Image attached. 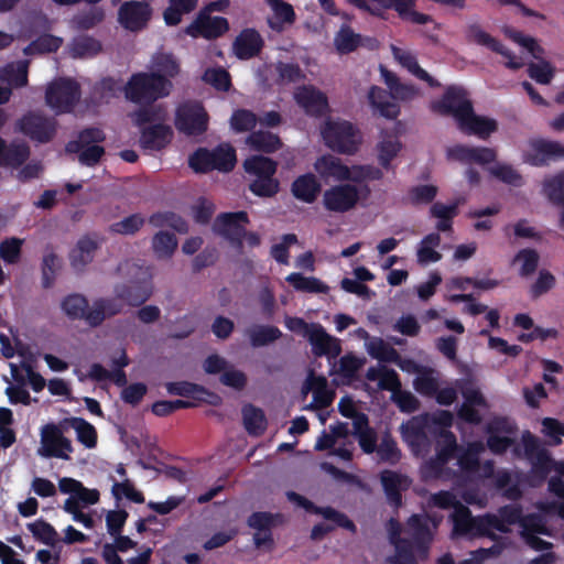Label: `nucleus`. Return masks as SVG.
Masks as SVG:
<instances>
[{
	"label": "nucleus",
	"instance_id": "nucleus-6",
	"mask_svg": "<svg viewBox=\"0 0 564 564\" xmlns=\"http://www.w3.org/2000/svg\"><path fill=\"white\" fill-rule=\"evenodd\" d=\"M80 95V86L75 79L59 77L48 84L45 101L57 115L68 113L79 101Z\"/></svg>",
	"mask_w": 564,
	"mask_h": 564
},
{
	"label": "nucleus",
	"instance_id": "nucleus-33",
	"mask_svg": "<svg viewBox=\"0 0 564 564\" xmlns=\"http://www.w3.org/2000/svg\"><path fill=\"white\" fill-rule=\"evenodd\" d=\"M62 269V259L55 253L51 246L45 248L41 262V284L43 289H51Z\"/></svg>",
	"mask_w": 564,
	"mask_h": 564
},
{
	"label": "nucleus",
	"instance_id": "nucleus-55",
	"mask_svg": "<svg viewBox=\"0 0 564 564\" xmlns=\"http://www.w3.org/2000/svg\"><path fill=\"white\" fill-rule=\"evenodd\" d=\"M452 521L454 527V532L460 535H467L470 532V527L474 517L471 516V511L468 507L463 505L462 502L455 507L452 513Z\"/></svg>",
	"mask_w": 564,
	"mask_h": 564
},
{
	"label": "nucleus",
	"instance_id": "nucleus-34",
	"mask_svg": "<svg viewBox=\"0 0 564 564\" xmlns=\"http://www.w3.org/2000/svg\"><path fill=\"white\" fill-rule=\"evenodd\" d=\"M380 70L381 76L390 90L391 99L411 100L416 96L417 89L415 86L401 83L394 73L388 70L383 66H380Z\"/></svg>",
	"mask_w": 564,
	"mask_h": 564
},
{
	"label": "nucleus",
	"instance_id": "nucleus-3",
	"mask_svg": "<svg viewBox=\"0 0 564 564\" xmlns=\"http://www.w3.org/2000/svg\"><path fill=\"white\" fill-rule=\"evenodd\" d=\"M243 170L250 177L249 191L261 198H272L280 191V181L275 177L278 162L260 154L251 155L243 161Z\"/></svg>",
	"mask_w": 564,
	"mask_h": 564
},
{
	"label": "nucleus",
	"instance_id": "nucleus-35",
	"mask_svg": "<svg viewBox=\"0 0 564 564\" xmlns=\"http://www.w3.org/2000/svg\"><path fill=\"white\" fill-rule=\"evenodd\" d=\"M243 426L249 435L261 436L268 426V421L262 409L253 404H246L242 408Z\"/></svg>",
	"mask_w": 564,
	"mask_h": 564
},
{
	"label": "nucleus",
	"instance_id": "nucleus-30",
	"mask_svg": "<svg viewBox=\"0 0 564 564\" xmlns=\"http://www.w3.org/2000/svg\"><path fill=\"white\" fill-rule=\"evenodd\" d=\"M265 1L273 12V14L268 18L271 30L276 33L285 31V26L291 25L295 19L293 7L283 0Z\"/></svg>",
	"mask_w": 564,
	"mask_h": 564
},
{
	"label": "nucleus",
	"instance_id": "nucleus-62",
	"mask_svg": "<svg viewBox=\"0 0 564 564\" xmlns=\"http://www.w3.org/2000/svg\"><path fill=\"white\" fill-rule=\"evenodd\" d=\"M543 189L553 204L564 206V174H557L546 180Z\"/></svg>",
	"mask_w": 564,
	"mask_h": 564
},
{
	"label": "nucleus",
	"instance_id": "nucleus-54",
	"mask_svg": "<svg viewBox=\"0 0 564 564\" xmlns=\"http://www.w3.org/2000/svg\"><path fill=\"white\" fill-rule=\"evenodd\" d=\"M203 80L219 91H228L231 87L230 74L223 67L207 68Z\"/></svg>",
	"mask_w": 564,
	"mask_h": 564
},
{
	"label": "nucleus",
	"instance_id": "nucleus-32",
	"mask_svg": "<svg viewBox=\"0 0 564 564\" xmlns=\"http://www.w3.org/2000/svg\"><path fill=\"white\" fill-rule=\"evenodd\" d=\"M246 142L252 150L268 154L276 152L283 145L278 134L263 130L252 131Z\"/></svg>",
	"mask_w": 564,
	"mask_h": 564
},
{
	"label": "nucleus",
	"instance_id": "nucleus-37",
	"mask_svg": "<svg viewBox=\"0 0 564 564\" xmlns=\"http://www.w3.org/2000/svg\"><path fill=\"white\" fill-rule=\"evenodd\" d=\"M441 241L442 238L438 232H431L423 237L416 250L417 262L420 264L438 262L442 254L436 251V248L440 247Z\"/></svg>",
	"mask_w": 564,
	"mask_h": 564
},
{
	"label": "nucleus",
	"instance_id": "nucleus-40",
	"mask_svg": "<svg viewBox=\"0 0 564 564\" xmlns=\"http://www.w3.org/2000/svg\"><path fill=\"white\" fill-rule=\"evenodd\" d=\"M386 8H394L399 15L413 24H425L431 17L414 10L415 0H387Z\"/></svg>",
	"mask_w": 564,
	"mask_h": 564
},
{
	"label": "nucleus",
	"instance_id": "nucleus-61",
	"mask_svg": "<svg viewBox=\"0 0 564 564\" xmlns=\"http://www.w3.org/2000/svg\"><path fill=\"white\" fill-rule=\"evenodd\" d=\"M63 44V37H35L25 48L26 55L35 53H52L56 52Z\"/></svg>",
	"mask_w": 564,
	"mask_h": 564
},
{
	"label": "nucleus",
	"instance_id": "nucleus-17",
	"mask_svg": "<svg viewBox=\"0 0 564 564\" xmlns=\"http://www.w3.org/2000/svg\"><path fill=\"white\" fill-rule=\"evenodd\" d=\"M401 523L391 518L388 522L389 541L394 546L395 553L389 556L387 562L389 564H419L413 553L412 542L401 536Z\"/></svg>",
	"mask_w": 564,
	"mask_h": 564
},
{
	"label": "nucleus",
	"instance_id": "nucleus-2",
	"mask_svg": "<svg viewBox=\"0 0 564 564\" xmlns=\"http://www.w3.org/2000/svg\"><path fill=\"white\" fill-rule=\"evenodd\" d=\"M117 273L127 282L117 283L113 294L128 306H140L152 295V281L149 270L131 260H124L117 267Z\"/></svg>",
	"mask_w": 564,
	"mask_h": 564
},
{
	"label": "nucleus",
	"instance_id": "nucleus-60",
	"mask_svg": "<svg viewBox=\"0 0 564 564\" xmlns=\"http://www.w3.org/2000/svg\"><path fill=\"white\" fill-rule=\"evenodd\" d=\"M458 449L456 436L451 431H443L441 433V442L436 451V456L441 458L443 463H448L456 454Z\"/></svg>",
	"mask_w": 564,
	"mask_h": 564
},
{
	"label": "nucleus",
	"instance_id": "nucleus-25",
	"mask_svg": "<svg viewBox=\"0 0 564 564\" xmlns=\"http://www.w3.org/2000/svg\"><path fill=\"white\" fill-rule=\"evenodd\" d=\"M99 247V241L89 235L79 238L76 246L69 252L72 268L76 271H83L94 260Z\"/></svg>",
	"mask_w": 564,
	"mask_h": 564
},
{
	"label": "nucleus",
	"instance_id": "nucleus-59",
	"mask_svg": "<svg viewBox=\"0 0 564 564\" xmlns=\"http://www.w3.org/2000/svg\"><path fill=\"white\" fill-rule=\"evenodd\" d=\"M521 529V535L523 539L529 538V535L550 534V530L542 517L535 513L528 514L522 519Z\"/></svg>",
	"mask_w": 564,
	"mask_h": 564
},
{
	"label": "nucleus",
	"instance_id": "nucleus-53",
	"mask_svg": "<svg viewBox=\"0 0 564 564\" xmlns=\"http://www.w3.org/2000/svg\"><path fill=\"white\" fill-rule=\"evenodd\" d=\"M489 173L505 184L520 187L523 185L522 175L510 164H497L489 167Z\"/></svg>",
	"mask_w": 564,
	"mask_h": 564
},
{
	"label": "nucleus",
	"instance_id": "nucleus-48",
	"mask_svg": "<svg viewBox=\"0 0 564 564\" xmlns=\"http://www.w3.org/2000/svg\"><path fill=\"white\" fill-rule=\"evenodd\" d=\"M258 123L257 115L248 109H237L230 117V127L235 132H247L256 128Z\"/></svg>",
	"mask_w": 564,
	"mask_h": 564
},
{
	"label": "nucleus",
	"instance_id": "nucleus-11",
	"mask_svg": "<svg viewBox=\"0 0 564 564\" xmlns=\"http://www.w3.org/2000/svg\"><path fill=\"white\" fill-rule=\"evenodd\" d=\"M473 102L468 97V93L460 86H448L442 98L432 102V110L442 116H451L455 119L456 124L463 117L471 111Z\"/></svg>",
	"mask_w": 564,
	"mask_h": 564
},
{
	"label": "nucleus",
	"instance_id": "nucleus-23",
	"mask_svg": "<svg viewBox=\"0 0 564 564\" xmlns=\"http://www.w3.org/2000/svg\"><path fill=\"white\" fill-rule=\"evenodd\" d=\"M381 485L390 506L398 509L402 506V491L410 486V479L393 470H383L380 475Z\"/></svg>",
	"mask_w": 564,
	"mask_h": 564
},
{
	"label": "nucleus",
	"instance_id": "nucleus-58",
	"mask_svg": "<svg viewBox=\"0 0 564 564\" xmlns=\"http://www.w3.org/2000/svg\"><path fill=\"white\" fill-rule=\"evenodd\" d=\"M101 50V44L96 37H74L72 55L74 57L94 56Z\"/></svg>",
	"mask_w": 564,
	"mask_h": 564
},
{
	"label": "nucleus",
	"instance_id": "nucleus-39",
	"mask_svg": "<svg viewBox=\"0 0 564 564\" xmlns=\"http://www.w3.org/2000/svg\"><path fill=\"white\" fill-rule=\"evenodd\" d=\"M106 140V134L100 128L89 127L83 129L76 140L69 141L65 150L67 153H77L86 145H96Z\"/></svg>",
	"mask_w": 564,
	"mask_h": 564
},
{
	"label": "nucleus",
	"instance_id": "nucleus-31",
	"mask_svg": "<svg viewBox=\"0 0 564 564\" xmlns=\"http://www.w3.org/2000/svg\"><path fill=\"white\" fill-rule=\"evenodd\" d=\"M61 308L70 321H85L89 326V303L85 295L72 293L66 295L61 303Z\"/></svg>",
	"mask_w": 564,
	"mask_h": 564
},
{
	"label": "nucleus",
	"instance_id": "nucleus-15",
	"mask_svg": "<svg viewBox=\"0 0 564 564\" xmlns=\"http://www.w3.org/2000/svg\"><path fill=\"white\" fill-rule=\"evenodd\" d=\"M522 443L524 454L532 464V470L543 478L546 477L553 469L554 464L549 451L530 432L523 434Z\"/></svg>",
	"mask_w": 564,
	"mask_h": 564
},
{
	"label": "nucleus",
	"instance_id": "nucleus-9",
	"mask_svg": "<svg viewBox=\"0 0 564 564\" xmlns=\"http://www.w3.org/2000/svg\"><path fill=\"white\" fill-rule=\"evenodd\" d=\"M57 120L37 111H29L15 123V128L23 135L37 143L51 142L57 131Z\"/></svg>",
	"mask_w": 564,
	"mask_h": 564
},
{
	"label": "nucleus",
	"instance_id": "nucleus-64",
	"mask_svg": "<svg viewBox=\"0 0 564 564\" xmlns=\"http://www.w3.org/2000/svg\"><path fill=\"white\" fill-rule=\"evenodd\" d=\"M437 195V187L432 184L416 185L409 189L408 197L412 205L430 204Z\"/></svg>",
	"mask_w": 564,
	"mask_h": 564
},
{
	"label": "nucleus",
	"instance_id": "nucleus-10",
	"mask_svg": "<svg viewBox=\"0 0 564 564\" xmlns=\"http://www.w3.org/2000/svg\"><path fill=\"white\" fill-rule=\"evenodd\" d=\"M248 213L245 210L221 213L214 221V231L226 239L231 247L241 251L246 235L245 226L249 224Z\"/></svg>",
	"mask_w": 564,
	"mask_h": 564
},
{
	"label": "nucleus",
	"instance_id": "nucleus-18",
	"mask_svg": "<svg viewBox=\"0 0 564 564\" xmlns=\"http://www.w3.org/2000/svg\"><path fill=\"white\" fill-rule=\"evenodd\" d=\"M306 338L315 357L336 358L341 352L339 339L330 336L318 323L311 324Z\"/></svg>",
	"mask_w": 564,
	"mask_h": 564
},
{
	"label": "nucleus",
	"instance_id": "nucleus-22",
	"mask_svg": "<svg viewBox=\"0 0 564 564\" xmlns=\"http://www.w3.org/2000/svg\"><path fill=\"white\" fill-rule=\"evenodd\" d=\"M173 135L169 124L156 123L141 129L139 142L144 150L161 151L172 142Z\"/></svg>",
	"mask_w": 564,
	"mask_h": 564
},
{
	"label": "nucleus",
	"instance_id": "nucleus-38",
	"mask_svg": "<svg viewBox=\"0 0 564 564\" xmlns=\"http://www.w3.org/2000/svg\"><path fill=\"white\" fill-rule=\"evenodd\" d=\"M285 281L300 292L326 294L329 291V286L319 279L315 276H304L299 272L290 273L285 278Z\"/></svg>",
	"mask_w": 564,
	"mask_h": 564
},
{
	"label": "nucleus",
	"instance_id": "nucleus-13",
	"mask_svg": "<svg viewBox=\"0 0 564 564\" xmlns=\"http://www.w3.org/2000/svg\"><path fill=\"white\" fill-rule=\"evenodd\" d=\"M406 533L421 560H426L433 542V532L427 516L414 513L406 520Z\"/></svg>",
	"mask_w": 564,
	"mask_h": 564
},
{
	"label": "nucleus",
	"instance_id": "nucleus-8",
	"mask_svg": "<svg viewBox=\"0 0 564 564\" xmlns=\"http://www.w3.org/2000/svg\"><path fill=\"white\" fill-rule=\"evenodd\" d=\"M229 7V0H218L210 2L203 8L196 19L187 26L186 32L189 35L198 33L200 35H223L229 30L227 19L223 17H213L215 11H224Z\"/></svg>",
	"mask_w": 564,
	"mask_h": 564
},
{
	"label": "nucleus",
	"instance_id": "nucleus-5",
	"mask_svg": "<svg viewBox=\"0 0 564 564\" xmlns=\"http://www.w3.org/2000/svg\"><path fill=\"white\" fill-rule=\"evenodd\" d=\"M322 135L327 148L340 154H355L361 144L359 129L347 120L326 121Z\"/></svg>",
	"mask_w": 564,
	"mask_h": 564
},
{
	"label": "nucleus",
	"instance_id": "nucleus-16",
	"mask_svg": "<svg viewBox=\"0 0 564 564\" xmlns=\"http://www.w3.org/2000/svg\"><path fill=\"white\" fill-rule=\"evenodd\" d=\"M561 159H564V145L544 139L532 140L530 151L524 154V162L533 166H544Z\"/></svg>",
	"mask_w": 564,
	"mask_h": 564
},
{
	"label": "nucleus",
	"instance_id": "nucleus-57",
	"mask_svg": "<svg viewBox=\"0 0 564 564\" xmlns=\"http://www.w3.org/2000/svg\"><path fill=\"white\" fill-rule=\"evenodd\" d=\"M105 13L99 8H93L88 12L75 15L72 23L77 31H87L102 22Z\"/></svg>",
	"mask_w": 564,
	"mask_h": 564
},
{
	"label": "nucleus",
	"instance_id": "nucleus-29",
	"mask_svg": "<svg viewBox=\"0 0 564 564\" xmlns=\"http://www.w3.org/2000/svg\"><path fill=\"white\" fill-rule=\"evenodd\" d=\"M370 105L378 110L379 115L387 119H395L400 115V107L394 101H391L390 90L371 86L368 93Z\"/></svg>",
	"mask_w": 564,
	"mask_h": 564
},
{
	"label": "nucleus",
	"instance_id": "nucleus-20",
	"mask_svg": "<svg viewBox=\"0 0 564 564\" xmlns=\"http://www.w3.org/2000/svg\"><path fill=\"white\" fill-rule=\"evenodd\" d=\"M447 158L463 164L476 163L484 166L496 161L497 152L496 150L487 147L456 144L448 148Z\"/></svg>",
	"mask_w": 564,
	"mask_h": 564
},
{
	"label": "nucleus",
	"instance_id": "nucleus-14",
	"mask_svg": "<svg viewBox=\"0 0 564 564\" xmlns=\"http://www.w3.org/2000/svg\"><path fill=\"white\" fill-rule=\"evenodd\" d=\"M152 15V8L145 1H126L118 10V22L129 32L142 31Z\"/></svg>",
	"mask_w": 564,
	"mask_h": 564
},
{
	"label": "nucleus",
	"instance_id": "nucleus-50",
	"mask_svg": "<svg viewBox=\"0 0 564 564\" xmlns=\"http://www.w3.org/2000/svg\"><path fill=\"white\" fill-rule=\"evenodd\" d=\"M0 77L15 87H23L28 83V62L9 64L0 70Z\"/></svg>",
	"mask_w": 564,
	"mask_h": 564
},
{
	"label": "nucleus",
	"instance_id": "nucleus-49",
	"mask_svg": "<svg viewBox=\"0 0 564 564\" xmlns=\"http://www.w3.org/2000/svg\"><path fill=\"white\" fill-rule=\"evenodd\" d=\"M540 256L536 250L524 248L517 252L513 257L512 264L521 262L519 274L521 276H529L533 274L539 265Z\"/></svg>",
	"mask_w": 564,
	"mask_h": 564
},
{
	"label": "nucleus",
	"instance_id": "nucleus-56",
	"mask_svg": "<svg viewBox=\"0 0 564 564\" xmlns=\"http://www.w3.org/2000/svg\"><path fill=\"white\" fill-rule=\"evenodd\" d=\"M23 242V239L17 237L6 238L2 240L0 242V256L3 261L9 264L18 263L21 257Z\"/></svg>",
	"mask_w": 564,
	"mask_h": 564
},
{
	"label": "nucleus",
	"instance_id": "nucleus-63",
	"mask_svg": "<svg viewBox=\"0 0 564 564\" xmlns=\"http://www.w3.org/2000/svg\"><path fill=\"white\" fill-rule=\"evenodd\" d=\"M402 144L399 140L388 139L383 140L378 145V160L380 165L388 170L390 167L391 161L398 155L401 151Z\"/></svg>",
	"mask_w": 564,
	"mask_h": 564
},
{
	"label": "nucleus",
	"instance_id": "nucleus-43",
	"mask_svg": "<svg viewBox=\"0 0 564 564\" xmlns=\"http://www.w3.org/2000/svg\"><path fill=\"white\" fill-rule=\"evenodd\" d=\"M67 423L76 431L77 440L87 448H94L97 445V431L93 424L83 417H70Z\"/></svg>",
	"mask_w": 564,
	"mask_h": 564
},
{
	"label": "nucleus",
	"instance_id": "nucleus-46",
	"mask_svg": "<svg viewBox=\"0 0 564 564\" xmlns=\"http://www.w3.org/2000/svg\"><path fill=\"white\" fill-rule=\"evenodd\" d=\"M263 37H235L234 51L238 58L249 59L260 53Z\"/></svg>",
	"mask_w": 564,
	"mask_h": 564
},
{
	"label": "nucleus",
	"instance_id": "nucleus-27",
	"mask_svg": "<svg viewBox=\"0 0 564 564\" xmlns=\"http://www.w3.org/2000/svg\"><path fill=\"white\" fill-rule=\"evenodd\" d=\"M30 156V148L21 142H12L10 144L0 137V166L18 169Z\"/></svg>",
	"mask_w": 564,
	"mask_h": 564
},
{
	"label": "nucleus",
	"instance_id": "nucleus-19",
	"mask_svg": "<svg viewBox=\"0 0 564 564\" xmlns=\"http://www.w3.org/2000/svg\"><path fill=\"white\" fill-rule=\"evenodd\" d=\"M294 99L305 113L311 117L321 118L328 112L327 96L312 85L299 87L294 93Z\"/></svg>",
	"mask_w": 564,
	"mask_h": 564
},
{
	"label": "nucleus",
	"instance_id": "nucleus-41",
	"mask_svg": "<svg viewBox=\"0 0 564 564\" xmlns=\"http://www.w3.org/2000/svg\"><path fill=\"white\" fill-rule=\"evenodd\" d=\"M394 56L399 63L405 67L411 74L421 80H424L431 87H437L440 84L417 63L416 57L410 52H404L400 48L393 47Z\"/></svg>",
	"mask_w": 564,
	"mask_h": 564
},
{
	"label": "nucleus",
	"instance_id": "nucleus-42",
	"mask_svg": "<svg viewBox=\"0 0 564 564\" xmlns=\"http://www.w3.org/2000/svg\"><path fill=\"white\" fill-rule=\"evenodd\" d=\"M177 248V239L173 232L159 231L152 238V249L158 259H170Z\"/></svg>",
	"mask_w": 564,
	"mask_h": 564
},
{
	"label": "nucleus",
	"instance_id": "nucleus-28",
	"mask_svg": "<svg viewBox=\"0 0 564 564\" xmlns=\"http://www.w3.org/2000/svg\"><path fill=\"white\" fill-rule=\"evenodd\" d=\"M315 171L323 178L333 177L337 181L345 182L349 178L348 166L341 160L332 154L322 155L314 163Z\"/></svg>",
	"mask_w": 564,
	"mask_h": 564
},
{
	"label": "nucleus",
	"instance_id": "nucleus-4",
	"mask_svg": "<svg viewBox=\"0 0 564 564\" xmlns=\"http://www.w3.org/2000/svg\"><path fill=\"white\" fill-rule=\"evenodd\" d=\"M172 88V82L159 73H137L127 83L124 94L132 102L152 104L167 97Z\"/></svg>",
	"mask_w": 564,
	"mask_h": 564
},
{
	"label": "nucleus",
	"instance_id": "nucleus-45",
	"mask_svg": "<svg viewBox=\"0 0 564 564\" xmlns=\"http://www.w3.org/2000/svg\"><path fill=\"white\" fill-rule=\"evenodd\" d=\"M26 527L33 538L45 545L54 546L59 541L55 528L43 519H37Z\"/></svg>",
	"mask_w": 564,
	"mask_h": 564
},
{
	"label": "nucleus",
	"instance_id": "nucleus-44",
	"mask_svg": "<svg viewBox=\"0 0 564 564\" xmlns=\"http://www.w3.org/2000/svg\"><path fill=\"white\" fill-rule=\"evenodd\" d=\"M248 335L252 347H263L281 338L282 332L273 325H258Z\"/></svg>",
	"mask_w": 564,
	"mask_h": 564
},
{
	"label": "nucleus",
	"instance_id": "nucleus-51",
	"mask_svg": "<svg viewBox=\"0 0 564 564\" xmlns=\"http://www.w3.org/2000/svg\"><path fill=\"white\" fill-rule=\"evenodd\" d=\"M145 219L141 214H132L109 227L111 234L131 236L137 234L144 225Z\"/></svg>",
	"mask_w": 564,
	"mask_h": 564
},
{
	"label": "nucleus",
	"instance_id": "nucleus-21",
	"mask_svg": "<svg viewBox=\"0 0 564 564\" xmlns=\"http://www.w3.org/2000/svg\"><path fill=\"white\" fill-rule=\"evenodd\" d=\"M457 128L466 135H476L481 140H487L498 130V122L492 118L476 115L473 107L471 111L457 123Z\"/></svg>",
	"mask_w": 564,
	"mask_h": 564
},
{
	"label": "nucleus",
	"instance_id": "nucleus-7",
	"mask_svg": "<svg viewBox=\"0 0 564 564\" xmlns=\"http://www.w3.org/2000/svg\"><path fill=\"white\" fill-rule=\"evenodd\" d=\"M209 116L198 101H185L177 106L174 126L187 137L204 134L208 129Z\"/></svg>",
	"mask_w": 564,
	"mask_h": 564
},
{
	"label": "nucleus",
	"instance_id": "nucleus-1",
	"mask_svg": "<svg viewBox=\"0 0 564 564\" xmlns=\"http://www.w3.org/2000/svg\"><path fill=\"white\" fill-rule=\"evenodd\" d=\"M474 39L479 45L502 55L507 59L506 66L511 69L521 68L528 57L538 59L539 63L529 65L528 74L539 84L547 85L554 77V68L544 61L545 51L535 37H507L510 45L502 43L498 37Z\"/></svg>",
	"mask_w": 564,
	"mask_h": 564
},
{
	"label": "nucleus",
	"instance_id": "nucleus-26",
	"mask_svg": "<svg viewBox=\"0 0 564 564\" xmlns=\"http://www.w3.org/2000/svg\"><path fill=\"white\" fill-rule=\"evenodd\" d=\"M322 185L313 173L297 176L291 184V193L297 199L306 204L316 200Z\"/></svg>",
	"mask_w": 564,
	"mask_h": 564
},
{
	"label": "nucleus",
	"instance_id": "nucleus-52",
	"mask_svg": "<svg viewBox=\"0 0 564 564\" xmlns=\"http://www.w3.org/2000/svg\"><path fill=\"white\" fill-rule=\"evenodd\" d=\"M403 438L409 446L416 451L427 442L424 425L417 421H411L403 426Z\"/></svg>",
	"mask_w": 564,
	"mask_h": 564
},
{
	"label": "nucleus",
	"instance_id": "nucleus-47",
	"mask_svg": "<svg viewBox=\"0 0 564 564\" xmlns=\"http://www.w3.org/2000/svg\"><path fill=\"white\" fill-rule=\"evenodd\" d=\"M376 452L381 462L392 466L397 465L402 457L401 451L398 447L395 440L390 434H386L381 438V442L378 445Z\"/></svg>",
	"mask_w": 564,
	"mask_h": 564
},
{
	"label": "nucleus",
	"instance_id": "nucleus-24",
	"mask_svg": "<svg viewBox=\"0 0 564 564\" xmlns=\"http://www.w3.org/2000/svg\"><path fill=\"white\" fill-rule=\"evenodd\" d=\"M123 308L124 304L117 295L95 300L88 315L89 326L91 328L99 327L105 319L122 313Z\"/></svg>",
	"mask_w": 564,
	"mask_h": 564
},
{
	"label": "nucleus",
	"instance_id": "nucleus-12",
	"mask_svg": "<svg viewBox=\"0 0 564 564\" xmlns=\"http://www.w3.org/2000/svg\"><path fill=\"white\" fill-rule=\"evenodd\" d=\"M359 200V191L351 184H338L323 194V206L327 212L344 214L355 208Z\"/></svg>",
	"mask_w": 564,
	"mask_h": 564
},
{
	"label": "nucleus",
	"instance_id": "nucleus-36",
	"mask_svg": "<svg viewBox=\"0 0 564 564\" xmlns=\"http://www.w3.org/2000/svg\"><path fill=\"white\" fill-rule=\"evenodd\" d=\"M212 159V170L219 172H230L235 169L237 156L236 150L228 143H221L209 150Z\"/></svg>",
	"mask_w": 564,
	"mask_h": 564
}]
</instances>
